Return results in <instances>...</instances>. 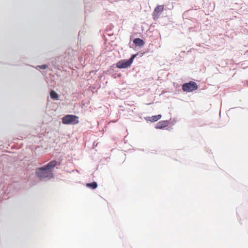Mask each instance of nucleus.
I'll return each instance as SVG.
<instances>
[{"mask_svg": "<svg viewBox=\"0 0 248 248\" xmlns=\"http://www.w3.org/2000/svg\"><path fill=\"white\" fill-rule=\"evenodd\" d=\"M134 43L136 46H142L144 45V42L143 40L140 38H136L134 40Z\"/></svg>", "mask_w": 248, "mask_h": 248, "instance_id": "8", "label": "nucleus"}, {"mask_svg": "<svg viewBox=\"0 0 248 248\" xmlns=\"http://www.w3.org/2000/svg\"><path fill=\"white\" fill-rule=\"evenodd\" d=\"M198 88L197 84L192 81L188 83H185L183 85V90L185 92H192Z\"/></svg>", "mask_w": 248, "mask_h": 248, "instance_id": "4", "label": "nucleus"}, {"mask_svg": "<svg viewBox=\"0 0 248 248\" xmlns=\"http://www.w3.org/2000/svg\"><path fill=\"white\" fill-rule=\"evenodd\" d=\"M168 124L169 122L168 121H160L157 123L155 128L157 129H161L168 126Z\"/></svg>", "mask_w": 248, "mask_h": 248, "instance_id": "6", "label": "nucleus"}, {"mask_svg": "<svg viewBox=\"0 0 248 248\" xmlns=\"http://www.w3.org/2000/svg\"><path fill=\"white\" fill-rule=\"evenodd\" d=\"M136 57V55H133L131 57L128 59H124L119 61L116 63V67L118 68H127L130 66L133 62L134 59Z\"/></svg>", "mask_w": 248, "mask_h": 248, "instance_id": "2", "label": "nucleus"}, {"mask_svg": "<svg viewBox=\"0 0 248 248\" xmlns=\"http://www.w3.org/2000/svg\"><path fill=\"white\" fill-rule=\"evenodd\" d=\"M37 67H39L42 69H45L47 67V65L46 64H43L41 65H38L37 66Z\"/></svg>", "mask_w": 248, "mask_h": 248, "instance_id": "11", "label": "nucleus"}, {"mask_svg": "<svg viewBox=\"0 0 248 248\" xmlns=\"http://www.w3.org/2000/svg\"><path fill=\"white\" fill-rule=\"evenodd\" d=\"M57 165V162L53 160L46 165L38 168L36 174L40 180H49L53 177V170Z\"/></svg>", "mask_w": 248, "mask_h": 248, "instance_id": "1", "label": "nucleus"}, {"mask_svg": "<svg viewBox=\"0 0 248 248\" xmlns=\"http://www.w3.org/2000/svg\"><path fill=\"white\" fill-rule=\"evenodd\" d=\"M50 96L51 98L54 100H58L59 98L58 94L54 91H51L50 92Z\"/></svg>", "mask_w": 248, "mask_h": 248, "instance_id": "10", "label": "nucleus"}, {"mask_svg": "<svg viewBox=\"0 0 248 248\" xmlns=\"http://www.w3.org/2000/svg\"><path fill=\"white\" fill-rule=\"evenodd\" d=\"M162 116L160 114L157 115L148 116L145 118V120L150 122H156L161 118Z\"/></svg>", "mask_w": 248, "mask_h": 248, "instance_id": "5", "label": "nucleus"}, {"mask_svg": "<svg viewBox=\"0 0 248 248\" xmlns=\"http://www.w3.org/2000/svg\"><path fill=\"white\" fill-rule=\"evenodd\" d=\"M86 186L87 187L91 188L92 189H94L97 187V184L96 182H94L93 183L87 184Z\"/></svg>", "mask_w": 248, "mask_h": 248, "instance_id": "9", "label": "nucleus"}, {"mask_svg": "<svg viewBox=\"0 0 248 248\" xmlns=\"http://www.w3.org/2000/svg\"><path fill=\"white\" fill-rule=\"evenodd\" d=\"M78 117L73 115H67L62 118V122L65 124H73L78 123Z\"/></svg>", "mask_w": 248, "mask_h": 248, "instance_id": "3", "label": "nucleus"}, {"mask_svg": "<svg viewBox=\"0 0 248 248\" xmlns=\"http://www.w3.org/2000/svg\"><path fill=\"white\" fill-rule=\"evenodd\" d=\"M163 10V6H159L157 7H156L155 9V11L154 12L153 16L155 17H158V16L160 15V13Z\"/></svg>", "mask_w": 248, "mask_h": 248, "instance_id": "7", "label": "nucleus"}]
</instances>
